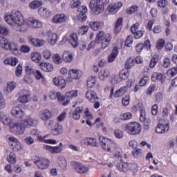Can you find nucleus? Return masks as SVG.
Here are the masks:
<instances>
[{
  "label": "nucleus",
  "instance_id": "nucleus-42",
  "mask_svg": "<svg viewBox=\"0 0 177 177\" xmlns=\"http://www.w3.org/2000/svg\"><path fill=\"white\" fill-rule=\"evenodd\" d=\"M65 96L67 99H69V100H71V99H73V97H77L78 96V91L72 90L68 91L66 93Z\"/></svg>",
  "mask_w": 177,
  "mask_h": 177
},
{
  "label": "nucleus",
  "instance_id": "nucleus-19",
  "mask_svg": "<svg viewBox=\"0 0 177 177\" xmlns=\"http://www.w3.org/2000/svg\"><path fill=\"white\" fill-rule=\"evenodd\" d=\"M169 131V124H158L156 128V133H165V132H168Z\"/></svg>",
  "mask_w": 177,
  "mask_h": 177
},
{
  "label": "nucleus",
  "instance_id": "nucleus-37",
  "mask_svg": "<svg viewBox=\"0 0 177 177\" xmlns=\"http://www.w3.org/2000/svg\"><path fill=\"white\" fill-rule=\"evenodd\" d=\"M118 55V50L117 49H113L112 53L109 55L108 57V62L109 63H113L114 60H115V58Z\"/></svg>",
  "mask_w": 177,
  "mask_h": 177
},
{
  "label": "nucleus",
  "instance_id": "nucleus-61",
  "mask_svg": "<svg viewBox=\"0 0 177 177\" xmlns=\"http://www.w3.org/2000/svg\"><path fill=\"white\" fill-rule=\"evenodd\" d=\"M114 134L118 139H121L124 136V132L120 129L115 130Z\"/></svg>",
  "mask_w": 177,
  "mask_h": 177
},
{
  "label": "nucleus",
  "instance_id": "nucleus-5",
  "mask_svg": "<svg viewBox=\"0 0 177 177\" xmlns=\"http://www.w3.org/2000/svg\"><path fill=\"white\" fill-rule=\"evenodd\" d=\"M126 131L129 135H139L142 132V126L136 122H131L126 125Z\"/></svg>",
  "mask_w": 177,
  "mask_h": 177
},
{
  "label": "nucleus",
  "instance_id": "nucleus-41",
  "mask_svg": "<svg viewBox=\"0 0 177 177\" xmlns=\"http://www.w3.org/2000/svg\"><path fill=\"white\" fill-rule=\"evenodd\" d=\"M19 60L15 57H9L4 60L5 64H10V66H16Z\"/></svg>",
  "mask_w": 177,
  "mask_h": 177
},
{
  "label": "nucleus",
  "instance_id": "nucleus-55",
  "mask_svg": "<svg viewBox=\"0 0 177 177\" xmlns=\"http://www.w3.org/2000/svg\"><path fill=\"white\" fill-rule=\"evenodd\" d=\"M114 157H115L118 160L122 161V153L119 151L118 148L116 147L115 150H114Z\"/></svg>",
  "mask_w": 177,
  "mask_h": 177
},
{
  "label": "nucleus",
  "instance_id": "nucleus-35",
  "mask_svg": "<svg viewBox=\"0 0 177 177\" xmlns=\"http://www.w3.org/2000/svg\"><path fill=\"white\" fill-rule=\"evenodd\" d=\"M38 12L39 15L41 16V17H49V16H50V12L49 10H48V8L41 7L39 8Z\"/></svg>",
  "mask_w": 177,
  "mask_h": 177
},
{
  "label": "nucleus",
  "instance_id": "nucleus-9",
  "mask_svg": "<svg viewBox=\"0 0 177 177\" xmlns=\"http://www.w3.org/2000/svg\"><path fill=\"white\" fill-rule=\"evenodd\" d=\"M73 165L75 171L78 174H86V172L89 171V167L81 164L80 162H73Z\"/></svg>",
  "mask_w": 177,
  "mask_h": 177
},
{
  "label": "nucleus",
  "instance_id": "nucleus-15",
  "mask_svg": "<svg viewBox=\"0 0 177 177\" xmlns=\"http://www.w3.org/2000/svg\"><path fill=\"white\" fill-rule=\"evenodd\" d=\"M10 113L13 117H16V118H23V115H24V112L20 107L15 106L10 111Z\"/></svg>",
  "mask_w": 177,
  "mask_h": 177
},
{
  "label": "nucleus",
  "instance_id": "nucleus-3",
  "mask_svg": "<svg viewBox=\"0 0 177 177\" xmlns=\"http://www.w3.org/2000/svg\"><path fill=\"white\" fill-rule=\"evenodd\" d=\"M99 140L101 147L104 151L114 153V150L117 149V145L111 139L100 136L99 137Z\"/></svg>",
  "mask_w": 177,
  "mask_h": 177
},
{
  "label": "nucleus",
  "instance_id": "nucleus-7",
  "mask_svg": "<svg viewBox=\"0 0 177 177\" xmlns=\"http://www.w3.org/2000/svg\"><path fill=\"white\" fill-rule=\"evenodd\" d=\"M10 131L14 133L21 135V133H24L26 127L22 122L21 123H14L10 127Z\"/></svg>",
  "mask_w": 177,
  "mask_h": 177
},
{
  "label": "nucleus",
  "instance_id": "nucleus-53",
  "mask_svg": "<svg viewBox=\"0 0 177 177\" xmlns=\"http://www.w3.org/2000/svg\"><path fill=\"white\" fill-rule=\"evenodd\" d=\"M177 74V67L171 68L167 71V75L169 77H175Z\"/></svg>",
  "mask_w": 177,
  "mask_h": 177
},
{
  "label": "nucleus",
  "instance_id": "nucleus-46",
  "mask_svg": "<svg viewBox=\"0 0 177 177\" xmlns=\"http://www.w3.org/2000/svg\"><path fill=\"white\" fill-rule=\"evenodd\" d=\"M135 64V59H133L132 57H130L127 59L126 63H125V67L127 70H129L130 68H132Z\"/></svg>",
  "mask_w": 177,
  "mask_h": 177
},
{
  "label": "nucleus",
  "instance_id": "nucleus-63",
  "mask_svg": "<svg viewBox=\"0 0 177 177\" xmlns=\"http://www.w3.org/2000/svg\"><path fill=\"white\" fill-rule=\"evenodd\" d=\"M78 32L80 35H84V34H86V32H88V26H81L79 28Z\"/></svg>",
  "mask_w": 177,
  "mask_h": 177
},
{
  "label": "nucleus",
  "instance_id": "nucleus-21",
  "mask_svg": "<svg viewBox=\"0 0 177 177\" xmlns=\"http://www.w3.org/2000/svg\"><path fill=\"white\" fill-rule=\"evenodd\" d=\"M44 150H48L50 153L57 154V153H62L63 149L60 147H50L49 145H44Z\"/></svg>",
  "mask_w": 177,
  "mask_h": 177
},
{
  "label": "nucleus",
  "instance_id": "nucleus-58",
  "mask_svg": "<svg viewBox=\"0 0 177 177\" xmlns=\"http://www.w3.org/2000/svg\"><path fill=\"white\" fill-rule=\"evenodd\" d=\"M133 42V39L131 36H128L126 41H124L125 46L131 48L132 46V43Z\"/></svg>",
  "mask_w": 177,
  "mask_h": 177
},
{
  "label": "nucleus",
  "instance_id": "nucleus-2",
  "mask_svg": "<svg viewBox=\"0 0 177 177\" xmlns=\"http://www.w3.org/2000/svg\"><path fill=\"white\" fill-rule=\"evenodd\" d=\"M109 0H92L90 2V8L95 15H100L104 12V5H107Z\"/></svg>",
  "mask_w": 177,
  "mask_h": 177
},
{
  "label": "nucleus",
  "instance_id": "nucleus-38",
  "mask_svg": "<svg viewBox=\"0 0 177 177\" xmlns=\"http://www.w3.org/2000/svg\"><path fill=\"white\" fill-rule=\"evenodd\" d=\"M70 77H71L73 80H78V78H81V72L77 70H71L68 73Z\"/></svg>",
  "mask_w": 177,
  "mask_h": 177
},
{
  "label": "nucleus",
  "instance_id": "nucleus-39",
  "mask_svg": "<svg viewBox=\"0 0 177 177\" xmlns=\"http://www.w3.org/2000/svg\"><path fill=\"white\" fill-rule=\"evenodd\" d=\"M121 28H122V18H119L116 21V24L114 28L115 34H118V32L121 31Z\"/></svg>",
  "mask_w": 177,
  "mask_h": 177
},
{
  "label": "nucleus",
  "instance_id": "nucleus-57",
  "mask_svg": "<svg viewBox=\"0 0 177 177\" xmlns=\"http://www.w3.org/2000/svg\"><path fill=\"white\" fill-rule=\"evenodd\" d=\"M53 59L55 64H60V63L63 62V60L62 59V57H60V55H59V54L54 55L53 57Z\"/></svg>",
  "mask_w": 177,
  "mask_h": 177
},
{
  "label": "nucleus",
  "instance_id": "nucleus-44",
  "mask_svg": "<svg viewBox=\"0 0 177 177\" xmlns=\"http://www.w3.org/2000/svg\"><path fill=\"white\" fill-rule=\"evenodd\" d=\"M31 59L32 62H35V63H39L41 60V54H39L38 52H35L31 54Z\"/></svg>",
  "mask_w": 177,
  "mask_h": 177
},
{
  "label": "nucleus",
  "instance_id": "nucleus-17",
  "mask_svg": "<svg viewBox=\"0 0 177 177\" xmlns=\"http://www.w3.org/2000/svg\"><path fill=\"white\" fill-rule=\"evenodd\" d=\"M16 31H27V24H24L23 17H21L19 21H18L17 26L14 28Z\"/></svg>",
  "mask_w": 177,
  "mask_h": 177
},
{
  "label": "nucleus",
  "instance_id": "nucleus-51",
  "mask_svg": "<svg viewBox=\"0 0 177 177\" xmlns=\"http://www.w3.org/2000/svg\"><path fill=\"white\" fill-rule=\"evenodd\" d=\"M96 82V78L95 77H90L87 80V86L88 88H92L95 85V83Z\"/></svg>",
  "mask_w": 177,
  "mask_h": 177
},
{
  "label": "nucleus",
  "instance_id": "nucleus-26",
  "mask_svg": "<svg viewBox=\"0 0 177 177\" xmlns=\"http://www.w3.org/2000/svg\"><path fill=\"white\" fill-rule=\"evenodd\" d=\"M82 113H84V107H77L73 113V118L74 120H80V118H81V114H82Z\"/></svg>",
  "mask_w": 177,
  "mask_h": 177
},
{
  "label": "nucleus",
  "instance_id": "nucleus-20",
  "mask_svg": "<svg viewBox=\"0 0 177 177\" xmlns=\"http://www.w3.org/2000/svg\"><path fill=\"white\" fill-rule=\"evenodd\" d=\"M66 20H67V16L64 15V14L56 15L53 18V21L56 24L64 23Z\"/></svg>",
  "mask_w": 177,
  "mask_h": 177
},
{
  "label": "nucleus",
  "instance_id": "nucleus-12",
  "mask_svg": "<svg viewBox=\"0 0 177 177\" xmlns=\"http://www.w3.org/2000/svg\"><path fill=\"white\" fill-rule=\"evenodd\" d=\"M27 24L32 28H41V27H42V22L35 18H28Z\"/></svg>",
  "mask_w": 177,
  "mask_h": 177
},
{
  "label": "nucleus",
  "instance_id": "nucleus-47",
  "mask_svg": "<svg viewBox=\"0 0 177 177\" xmlns=\"http://www.w3.org/2000/svg\"><path fill=\"white\" fill-rule=\"evenodd\" d=\"M129 77V72L128 71H121L119 73V78L120 80H127Z\"/></svg>",
  "mask_w": 177,
  "mask_h": 177
},
{
  "label": "nucleus",
  "instance_id": "nucleus-60",
  "mask_svg": "<svg viewBox=\"0 0 177 177\" xmlns=\"http://www.w3.org/2000/svg\"><path fill=\"white\" fill-rule=\"evenodd\" d=\"M120 118L122 121H127V120H131V118H132V114H131V113H123L120 116Z\"/></svg>",
  "mask_w": 177,
  "mask_h": 177
},
{
  "label": "nucleus",
  "instance_id": "nucleus-36",
  "mask_svg": "<svg viewBox=\"0 0 177 177\" xmlns=\"http://www.w3.org/2000/svg\"><path fill=\"white\" fill-rule=\"evenodd\" d=\"M70 42L74 48L78 46V37L75 33L71 34Z\"/></svg>",
  "mask_w": 177,
  "mask_h": 177
},
{
  "label": "nucleus",
  "instance_id": "nucleus-6",
  "mask_svg": "<svg viewBox=\"0 0 177 177\" xmlns=\"http://www.w3.org/2000/svg\"><path fill=\"white\" fill-rule=\"evenodd\" d=\"M6 139L9 140V145L13 151H19V150L21 149V145H20V142H19L17 138L12 136H8Z\"/></svg>",
  "mask_w": 177,
  "mask_h": 177
},
{
  "label": "nucleus",
  "instance_id": "nucleus-32",
  "mask_svg": "<svg viewBox=\"0 0 177 177\" xmlns=\"http://www.w3.org/2000/svg\"><path fill=\"white\" fill-rule=\"evenodd\" d=\"M129 165L127 162H120L117 165V169L120 172H127L129 169Z\"/></svg>",
  "mask_w": 177,
  "mask_h": 177
},
{
  "label": "nucleus",
  "instance_id": "nucleus-43",
  "mask_svg": "<svg viewBox=\"0 0 177 177\" xmlns=\"http://www.w3.org/2000/svg\"><path fill=\"white\" fill-rule=\"evenodd\" d=\"M89 26L92 30L96 31L97 30H100L102 28V25H100V22L97 21H91L89 23Z\"/></svg>",
  "mask_w": 177,
  "mask_h": 177
},
{
  "label": "nucleus",
  "instance_id": "nucleus-22",
  "mask_svg": "<svg viewBox=\"0 0 177 177\" xmlns=\"http://www.w3.org/2000/svg\"><path fill=\"white\" fill-rule=\"evenodd\" d=\"M40 68H41V70L46 73H50L55 70L53 65L45 62H41L40 64Z\"/></svg>",
  "mask_w": 177,
  "mask_h": 177
},
{
  "label": "nucleus",
  "instance_id": "nucleus-27",
  "mask_svg": "<svg viewBox=\"0 0 177 177\" xmlns=\"http://www.w3.org/2000/svg\"><path fill=\"white\" fill-rule=\"evenodd\" d=\"M57 101L59 104H62V106H68L70 103V99L66 97L64 95H62V93L58 94Z\"/></svg>",
  "mask_w": 177,
  "mask_h": 177
},
{
  "label": "nucleus",
  "instance_id": "nucleus-11",
  "mask_svg": "<svg viewBox=\"0 0 177 177\" xmlns=\"http://www.w3.org/2000/svg\"><path fill=\"white\" fill-rule=\"evenodd\" d=\"M131 85L132 83L131 82H128L126 86L120 87L114 93V97H120V96L125 95V93H127V91H128V88H131Z\"/></svg>",
  "mask_w": 177,
  "mask_h": 177
},
{
  "label": "nucleus",
  "instance_id": "nucleus-13",
  "mask_svg": "<svg viewBox=\"0 0 177 177\" xmlns=\"http://www.w3.org/2000/svg\"><path fill=\"white\" fill-rule=\"evenodd\" d=\"M133 109H135V111H138V110L140 111V121L141 122H145V124H150L151 122L150 120L146 118V111H145L144 109L140 107L138 108V106H134Z\"/></svg>",
  "mask_w": 177,
  "mask_h": 177
},
{
  "label": "nucleus",
  "instance_id": "nucleus-49",
  "mask_svg": "<svg viewBox=\"0 0 177 177\" xmlns=\"http://www.w3.org/2000/svg\"><path fill=\"white\" fill-rule=\"evenodd\" d=\"M7 160L10 164H15L16 163V155L15 153L11 152L9 156L7 158Z\"/></svg>",
  "mask_w": 177,
  "mask_h": 177
},
{
  "label": "nucleus",
  "instance_id": "nucleus-54",
  "mask_svg": "<svg viewBox=\"0 0 177 177\" xmlns=\"http://www.w3.org/2000/svg\"><path fill=\"white\" fill-rule=\"evenodd\" d=\"M60 93H59V92L56 93V91H51L49 93L50 98L52 100H55V99H57L59 97V95H60Z\"/></svg>",
  "mask_w": 177,
  "mask_h": 177
},
{
  "label": "nucleus",
  "instance_id": "nucleus-30",
  "mask_svg": "<svg viewBox=\"0 0 177 177\" xmlns=\"http://www.w3.org/2000/svg\"><path fill=\"white\" fill-rule=\"evenodd\" d=\"M22 124H24V126H25V128H31V127L34 125V120L31 118L30 115H28L22 121Z\"/></svg>",
  "mask_w": 177,
  "mask_h": 177
},
{
  "label": "nucleus",
  "instance_id": "nucleus-56",
  "mask_svg": "<svg viewBox=\"0 0 177 177\" xmlns=\"http://www.w3.org/2000/svg\"><path fill=\"white\" fill-rule=\"evenodd\" d=\"M16 88V82H10L7 84V91L8 92H12L13 89Z\"/></svg>",
  "mask_w": 177,
  "mask_h": 177
},
{
  "label": "nucleus",
  "instance_id": "nucleus-33",
  "mask_svg": "<svg viewBox=\"0 0 177 177\" xmlns=\"http://www.w3.org/2000/svg\"><path fill=\"white\" fill-rule=\"evenodd\" d=\"M110 77V71L107 69H102L99 73V78L101 81H104L106 78H109Z\"/></svg>",
  "mask_w": 177,
  "mask_h": 177
},
{
  "label": "nucleus",
  "instance_id": "nucleus-29",
  "mask_svg": "<svg viewBox=\"0 0 177 177\" xmlns=\"http://www.w3.org/2000/svg\"><path fill=\"white\" fill-rule=\"evenodd\" d=\"M51 133L56 136L63 133V126L59 123L56 124L54 129L51 130Z\"/></svg>",
  "mask_w": 177,
  "mask_h": 177
},
{
  "label": "nucleus",
  "instance_id": "nucleus-16",
  "mask_svg": "<svg viewBox=\"0 0 177 177\" xmlns=\"http://www.w3.org/2000/svg\"><path fill=\"white\" fill-rule=\"evenodd\" d=\"M53 82L57 86H59L61 89H63V88H66V80H64V77L62 76H59L58 77H54L53 80Z\"/></svg>",
  "mask_w": 177,
  "mask_h": 177
},
{
  "label": "nucleus",
  "instance_id": "nucleus-31",
  "mask_svg": "<svg viewBox=\"0 0 177 177\" xmlns=\"http://www.w3.org/2000/svg\"><path fill=\"white\" fill-rule=\"evenodd\" d=\"M126 12L127 15H133L135 13L138 14L140 12V9L138 6H131L127 9Z\"/></svg>",
  "mask_w": 177,
  "mask_h": 177
},
{
  "label": "nucleus",
  "instance_id": "nucleus-52",
  "mask_svg": "<svg viewBox=\"0 0 177 177\" xmlns=\"http://www.w3.org/2000/svg\"><path fill=\"white\" fill-rule=\"evenodd\" d=\"M8 50H11L13 55H19V49L17 48V46H16L15 44H10V47Z\"/></svg>",
  "mask_w": 177,
  "mask_h": 177
},
{
  "label": "nucleus",
  "instance_id": "nucleus-14",
  "mask_svg": "<svg viewBox=\"0 0 177 177\" xmlns=\"http://www.w3.org/2000/svg\"><path fill=\"white\" fill-rule=\"evenodd\" d=\"M122 6V2L119 1L115 3H111L108 7L107 9L110 13L114 15V13H117L118 12V9H120Z\"/></svg>",
  "mask_w": 177,
  "mask_h": 177
},
{
  "label": "nucleus",
  "instance_id": "nucleus-10",
  "mask_svg": "<svg viewBox=\"0 0 177 177\" xmlns=\"http://www.w3.org/2000/svg\"><path fill=\"white\" fill-rule=\"evenodd\" d=\"M28 42H30L33 46H36V48H39L41 46H44L45 45L46 41L42 39H37L32 36H29L28 37Z\"/></svg>",
  "mask_w": 177,
  "mask_h": 177
},
{
  "label": "nucleus",
  "instance_id": "nucleus-18",
  "mask_svg": "<svg viewBox=\"0 0 177 177\" xmlns=\"http://www.w3.org/2000/svg\"><path fill=\"white\" fill-rule=\"evenodd\" d=\"M86 97L89 100V102H91V103H95L96 100H98L97 95H96V92L92 90H88L86 93Z\"/></svg>",
  "mask_w": 177,
  "mask_h": 177
},
{
  "label": "nucleus",
  "instance_id": "nucleus-48",
  "mask_svg": "<svg viewBox=\"0 0 177 177\" xmlns=\"http://www.w3.org/2000/svg\"><path fill=\"white\" fill-rule=\"evenodd\" d=\"M88 146H91V147H99V144H97L96 138H88Z\"/></svg>",
  "mask_w": 177,
  "mask_h": 177
},
{
  "label": "nucleus",
  "instance_id": "nucleus-50",
  "mask_svg": "<svg viewBox=\"0 0 177 177\" xmlns=\"http://www.w3.org/2000/svg\"><path fill=\"white\" fill-rule=\"evenodd\" d=\"M157 63H158V57L154 55L151 59V62L149 63V67L151 68H154V67H156V64H157Z\"/></svg>",
  "mask_w": 177,
  "mask_h": 177
},
{
  "label": "nucleus",
  "instance_id": "nucleus-25",
  "mask_svg": "<svg viewBox=\"0 0 177 177\" xmlns=\"http://www.w3.org/2000/svg\"><path fill=\"white\" fill-rule=\"evenodd\" d=\"M151 80L153 82H156V81H160L161 84H164V82H165V79H164L162 74L158 73H153Z\"/></svg>",
  "mask_w": 177,
  "mask_h": 177
},
{
  "label": "nucleus",
  "instance_id": "nucleus-8",
  "mask_svg": "<svg viewBox=\"0 0 177 177\" xmlns=\"http://www.w3.org/2000/svg\"><path fill=\"white\" fill-rule=\"evenodd\" d=\"M35 164H36L39 169H46L49 167V160L44 158H37L35 160Z\"/></svg>",
  "mask_w": 177,
  "mask_h": 177
},
{
  "label": "nucleus",
  "instance_id": "nucleus-59",
  "mask_svg": "<svg viewBox=\"0 0 177 177\" xmlns=\"http://www.w3.org/2000/svg\"><path fill=\"white\" fill-rule=\"evenodd\" d=\"M6 106V101L5 100V97H3V95L0 92V109H3Z\"/></svg>",
  "mask_w": 177,
  "mask_h": 177
},
{
  "label": "nucleus",
  "instance_id": "nucleus-40",
  "mask_svg": "<svg viewBox=\"0 0 177 177\" xmlns=\"http://www.w3.org/2000/svg\"><path fill=\"white\" fill-rule=\"evenodd\" d=\"M30 100V94L22 95L18 98V102L20 103H28Z\"/></svg>",
  "mask_w": 177,
  "mask_h": 177
},
{
  "label": "nucleus",
  "instance_id": "nucleus-23",
  "mask_svg": "<svg viewBox=\"0 0 177 177\" xmlns=\"http://www.w3.org/2000/svg\"><path fill=\"white\" fill-rule=\"evenodd\" d=\"M48 42L53 46V45H56V42H57V34L53 33L52 32H48Z\"/></svg>",
  "mask_w": 177,
  "mask_h": 177
},
{
  "label": "nucleus",
  "instance_id": "nucleus-45",
  "mask_svg": "<svg viewBox=\"0 0 177 177\" xmlns=\"http://www.w3.org/2000/svg\"><path fill=\"white\" fill-rule=\"evenodd\" d=\"M42 5V1H34L29 3V8L30 9H38L39 6Z\"/></svg>",
  "mask_w": 177,
  "mask_h": 177
},
{
  "label": "nucleus",
  "instance_id": "nucleus-34",
  "mask_svg": "<svg viewBox=\"0 0 177 177\" xmlns=\"http://www.w3.org/2000/svg\"><path fill=\"white\" fill-rule=\"evenodd\" d=\"M10 43L6 38L1 37L0 38V46L3 48V49H6V50H9V47L10 46Z\"/></svg>",
  "mask_w": 177,
  "mask_h": 177
},
{
  "label": "nucleus",
  "instance_id": "nucleus-24",
  "mask_svg": "<svg viewBox=\"0 0 177 177\" xmlns=\"http://www.w3.org/2000/svg\"><path fill=\"white\" fill-rule=\"evenodd\" d=\"M50 112L48 109H44L39 112V118L43 121H48L50 118Z\"/></svg>",
  "mask_w": 177,
  "mask_h": 177
},
{
  "label": "nucleus",
  "instance_id": "nucleus-64",
  "mask_svg": "<svg viewBox=\"0 0 177 177\" xmlns=\"http://www.w3.org/2000/svg\"><path fill=\"white\" fill-rule=\"evenodd\" d=\"M42 55L44 59H46V60H49V59H50V57L52 56V54L50 53V51L49 50H46L43 52Z\"/></svg>",
  "mask_w": 177,
  "mask_h": 177
},
{
  "label": "nucleus",
  "instance_id": "nucleus-62",
  "mask_svg": "<svg viewBox=\"0 0 177 177\" xmlns=\"http://www.w3.org/2000/svg\"><path fill=\"white\" fill-rule=\"evenodd\" d=\"M165 45V39H160L156 44V48L157 49H162L164 48V46Z\"/></svg>",
  "mask_w": 177,
  "mask_h": 177
},
{
  "label": "nucleus",
  "instance_id": "nucleus-28",
  "mask_svg": "<svg viewBox=\"0 0 177 177\" xmlns=\"http://www.w3.org/2000/svg\"><path fill=\"white\" fill-rule=\"evenodd\" d=\"M62 59L66 63H71L73 62V53L69 50H66L62 55Z\"/></svg>",
  "mask_w": 177,
  "mask_h": 177
},
{
  "label": "nucleus",
  "instance_id": "nucleus-1",
  "mask_svg": "<svg viewBox=\"0 0 177 177\" xmlns=\"http://www.w3.org/2000/svg\"><path fill=\"white\" fill-rule=\"evenodd\" d=\"M111 41V35L110 33H104L103 31L100 30L97 33L96 37L94 41H91L88 44V47L86 48L88 52L92 49V48H95V44H100L101 49H106L109 45H110V41Z\"/></svg>",
  "mask_w": 177,
  "mask_h": 177
},
{
  "label": "nucleus",
  "instance_id": "nucleus-4",
  "mask_svg": "<svg viewBox=\"0 0 177 177\" xmlns=\"http://www.w3.org/2000/svg\"><path fill=\"white\" fill-rule=\"evenodd\" d=\"M21 18V13L19 11L12 10L11 14L5 17V21L8 24L12 26L13 28H15Z\"/></svg>",
  "mask_w": 177,
  "mask_h": 177
}]
</instances>
